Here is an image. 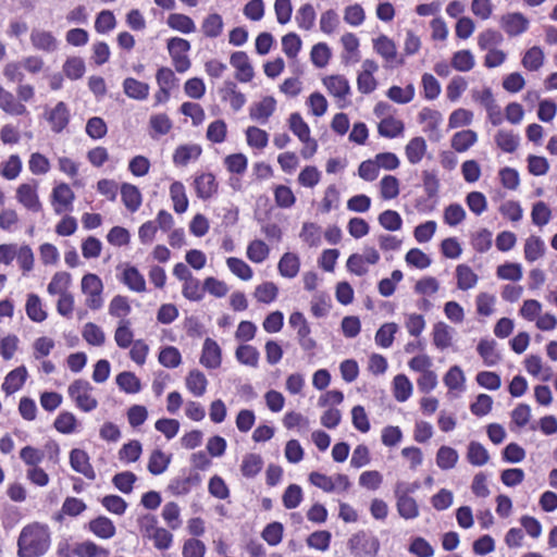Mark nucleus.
Returning <instances> with one entry per match:
<instances>
[{
	"label": "nucleus",
	"mask_w": 557,
	"mask_h": 557,
	"mask_svg": "<svg viewBox=\"0 0 557 557\" xmlns=\"http://www.w3.org/2000/svg\"><path fill=\"white\" fill-rule=\"evenodd\" d=\"M50 531L48 525L33 522L25 525L17 539V555L20 557H40L50 547Z\"/></svg>",
	"instance_id": "f257e3e1"
},
{
	"label": "nucleus",
	"mask_w": 557,
	"mask_h": 557,
	"mask_svg": "<svg viewBox=\"0 0 557 557\" xmlns=\"http://www.w3.org/2000/svg\"><path fill=\"white\" fill-rule=\"evenodd\" d=\"M348 549L355 557L362 555L375 556L380 549V541L376 536L361 530L351 535L347 543Z\"/></svg>",
	"instance_id": "f03ea898"
},
{
	"label": "nucleus",
	"mask_w": 557,
	"mask_h": 557,
	"mask_svg": "<svg viewBox=\"0 0 557 557\" xmlns=\"http://www.w3.org/2000/svg\"><path fill=\"white\" fill-rule=\"evenodd\" d=\"M103 290V284L101 278L94 273H87L82 278V292L88 295L86 299V306L91 310H99L103 300L101 297Z\"/></svg>",
	"instance_id": "7ed1b4c3"
},
{
	"label": "nucleus",
	"mask_w": 557,
	"mask_h": 557,
	"mask_svg": "<svg viewBox=\"0 0 557 557\" xmlns=\"http://www.w3.org/2000/svg\"><path fill=\"white\" fill-rule=\"evenodd\" d=\"M231 65L236 69L235 78L240 83H248L255 76L253 67L245 51H235L230 58Z\"/></svg>",
	"instance_id": "20e7f679"
},
{
	"label": "nucleus",
	"mask_w": 557,
	"mask_h": 557,
	"mask_svg": "<svg viewBox=\"0 0 557 557\" xmlns=\"http://www.w3.org/2000/svg\"><path fill=\"white\" fill-rule=\"evenodd\" d=\"M47 121L51 125L53 133H61L70 123L71 113L64 101H59L53 109L47 112Z\"/></svg>",
	"instance_id": "39448f33"
},
{
	"label": "nucleus",
	"mask_w": 557,
	"mask_h": 557,
	"mask_svg": "<svg viewBox=\"0 0 557 557\" xmlns=\"http://www.w3.org/2000/svg\"><path fill=\"white\" fill-rule=\"evenodd\" d=\"M500 24L506 34L510 37L518 36L529 28V20L520 12L503 15Z\"/></svg>",
	"instance_id": "423d86ee"
},
{
	"label": "nucleus",
	"mask_w": 557,
	"mask_h": 557,
	"mask_svg": "<svg viewBox=\"0 0 557 557\" xmlns=\"http://www.w3.org/2000/svg\"><path fill=\"white\" fill-rule=\"evenodd\" d=\"M200 363L207 369H216L222 363V351L215 341L207 337L203 343Z\"/></svg>",
	"instance_id": "0eeeda50"
},
{
	"label": "nucleus",
	"mask_w": 557,
	"mask_h": 557,
	"mask_svg": "<svg viewBox=\"0 0 557 557\" xmlns=\"http://www.w3.org/2000/svg\"><path fill=\"white\" fill-rule=\"evenodd\" d=\"M70 465L74 471L82 473L87 479H96V472L90 465L89 456L85 450L73 448L70 453Z\"/></svg>",
	"instance_id": "6e6552de"
},
{
	"label": "nucleus",
	"mask_w": 557,
	"mask_h": 557,
	"mask_svg": "<svg viewBox=\"0 0 557 557\" xmlns=\"http://www.w3.org/2000/svg\"><path fill=\"white\" fill-rule=\"evenodd\" d=\"M194 186L197 197L207 200L218 193L219 184L212 173H202L195 177Z\"/></svg>",
	"instance_id": "1a4fd4ad"
},
{
	"label": "nucleus",
	"mask_w": 557,
	"mask_h": 557,
	"mask_svg": "<svg viewBox=\"0 0 557 557\" xmlns=\"http://www.w3.org/2000/svg\"><path fill=\"white\" fill-rule=\"evenodd\" d=\"M16 198L18 202L33 212H38L42 209L36 191V185L21 184L16 190Z\"/></svg>",
	"instance_id": "9d476101"
},
{
	"label": "nucleus",
	"mask_w": 557,
	"mask_h": 557,
	"mask_svg": "<svg viewBox=\"0 0 557 557\" xmlns=\"http://www.w3.org/2000/svg\"><path fill=\"white\" fill-rule=\"evenodd\" d=\"M27 379V369L25 366H20L10 371L4 382L2 383V389L7 395H11L21 389Z\"/></svg>",
	"instance_id": "9b49d317"
},
{
	"label": "nucleus",
	"mask_w": 557,
	"mask_h": 557,
	"mask_svg": "<svg viewBox=\"0 0 557 557\" xmlns=\"http://www.w3.org/2000/svg\"><path fill=\"white\" fill-rule=\"evenodd\" d=\"M89 531L100 539H111L115 535L116 528L111 519L99 516L88 523Z\"/></svg>",
	"instance_id": "f8f14e48"
},
{
	"label": "nucleus",
	"mask_w": 557,
	"mask_h": 557,
	"mask_svg": "<svg viewBox=\"0 0 557 557\" xmlns=\"http://www.w3.org/2000/svg\"><path fill=\"white\" fill-rule=\"evenodd\" d=\"M121 198L126 209L131 212H136L141 206V193L133 184L123 183L121 185Z\"/></svg>",
	"instance_id": "ddd939ff"
},
{
	"label": "nucleus",
	"mask_w": 557,
	"mask_h": 557,
	"mask_svg": "<svg viewBox=\"0 0 557 557\" xmlns=\"http://www.w3.org/2000/svg\"><path fill=\"white\" fill-rule=\"evenodd\" d=\"M276 107V100L272 96L264 97L260 102L253 103L249 109V115L252 120H262L263 122L273 114Z\"/></svg>",
	"instance_id": "4468645a"
},
{
	"label": "nucleus",
	"mask_w": 557,
	"mask_h": 557,
	"mask_svg": "<svg viewBox=\"0 0 557 557\" xmlns=\"http://www.w3.org/2000/svg\"><path fill=\"white\" fill-rule=\"evenodd\" d=\"M496 346L495 339H481L478 344V354L487 367H493L502 360V355L496 350Z\"/></svg>",
	"instance_id": "2eb2a0df"
},
{
	"label": "nucleus",
	"mask_w": 557,
	"mask_h": 557,
	"mask_svg": "<svg viewBox=\"0 0 557 557\" xmlns=\"http://www.w3.org/2000/svg\"><path fill=\"white\" fill-rule=\"evenodd\" d=\"M323 84L327 91L337 98H345L350 94V86L347 78L343 75H331L323 78Z\"/></svg>",
	"instance_id": "dca6fc26"
},
{
	"label": "nucleus",
	"mask_w": 557,
	"mask_h": 557,
	"mask_svg": "<svg viewBox=\"0 0 557 557\" xmlns=\"http://www.w3.org/2000/svg\"><path fill=\"white\" fill-rule=\"evenodd\" d=\"M202 152L199 145H181L173 153V163L177 166H185L191 159L197 160Z\"/></svg>",
	"instance_id": "f3484780"
},
{
	"label": "nucleus",
	"mask_w": 557,
	"mask_h": 557,
	"mask_svg": "<svg viewBox=\"0 0 557 557\" xmlns=\"http://www.w3.org/2000/svg\"><path fill=\"white\" fill-rule=\"evenodd\" d=\"M300 269V259L294 252H285L277 264L278 273L283 277L293 278L297 276Z\"/></svg>",
	"instance_id": "a211bd4d"
},
{
	"label": "nucleus",
	"mask_w": 557,
	"mask_h": 557,
	"mask_svg": "<svg viewBox=\"0 0 557 557\" xmlns=\"http://www.w3.org/2000/svg\"><path fill=\"white\" fill-rule=\"evenodd\" d=\"M30 40L37 50L52 52L58 48V40L51 32L33 30L30 34Z\"/></svg>",
	"instance_id": "6ab92c4d"
},
{
	"label": "nucleus",
	"mask_w": 557,
	"mask_h": 557,
	"mask_svg": "<svg viewBox=\"0 0 557 557\" xmlns=\"http://www.w3.org/2000/svg\"><path fill=\"white\" fill-rule=\"evenodd\" d=\"M123 89L127 97L136 100H145L149 95V85L133 77L124 79Z\"/></svg>",
	"instance_id": "aec40b11"
},
{
	"label": "nucleus",
	"mask_w": 557,
	"mask_h": 557,
	"mask_svg": "<svg viewBox=\"0 0 557 557\" xmlns=\"http://www.w3.org/2000/svg\"><path fill=\"white\" fill-rule=\"evenodd\" d=\"M405 125L400 120L389 115L384 117L377 125V132L382 137L395 138L404 133Z\"/></svg>",
	"instance_id": "412c9836"
},
{
	"label": "nucleus",
	"mask_w": 557,
	"mask_h": 557,
	"mask_svg": "<svg viewBox=\"0 0 557 557\" xmlns=\"http://www.w3.org/2000/svg\"><path fill=\"white\" fill-rule=\"evenodd\" d=\"M208 380L206 375L198 369H193L186 376V387L197 397L206 393Z\"/></svg>",
	"instance_id": "4be33fe9"
},
{
	"label": "nucleus",
	"mask_w": 557,
	"mask_h": 557,
	"mask_svg": "<svg viewBox=\"0 0 557 557\" xmlns=\"http://www.w3.org/2000/svg\"><path fill=\"white\" fill-rule=\"evenodd\" d=\"M426 141L421 136H417L410 139L405 147V153L408 161L411 164L419 163L426 151Z\"/></svg>",
	"instance_id": "5701e85b"
},
{
	"label": "nucleus",
	"mask_w": 557,
	"mask_h": 557,
	"mask_svg": "<svg viewBox=\"0 0 557 557\" xmlns=\"http://www.w3.org/2000/svg\"><path fill=\"white\" fill-rule=\"evenodd\" d=\"M122 282L134 292L141 293L146 290L145 277L136 267H128L124 270Z\"/></svg>",
	"instance_id": "b1692460"
},
{
	"label": "nucleus",
	"mask_w": 557,
	"mask_h": 557,
	"mask_svg": "<svg viewBox=\"0 0 557 557\" xmlns=\"http://www.w3.org/2000/svg\"><path fill=\"white\" fill-rule=\"evenodd\" d=\"M393 394L397 401L404 403L412 394V384L406 374H397L393 380Z\"/></svg>",
	"instance_id": "393cba45"
},
{
	"label": "nucleus",
	"mask_w": 557,
	"mask_h": 557,
	"mask_svg": "<svg viewBox=\"0 0 557 557\" xmlns=\"http://www.w3.org/2000/svg\"><path fill=\"white\" fill-rule=\"evenodd\" d=\"M172 455H165L161 449H154L148 461V471L153 475L162 474L171 462Z\"/></svg>",
	"instance_id": "a878e982"
},
{
	"label": "nucleus",
	"mask_w": 557,
	"mask_h": 557,
	"mask_svg": "<svg viewBox=\"0 0 557 557\" xmlns=\"http://www.w3.org/2000/svg\"><path fill=\"white\" fill-rule=\"evenodd\" d=\"M478 140V135L472 129H463L457 132L451 137V147L457 152L467 151L471 146H473Z\"/></svg>",
	"instance_id": "bb28decb"
},
{
	"label": "nucleus",
	"mask_w": 557,
	"mask_h": 557,
	"mask_svg": "<svg viewBox=\"0 0 557 557\" xmlns=\"http://www.w3.org/2000/svg\"><path fill=\"white\" fill-rule=\"evenodd\" d=\"M171 199L174 203V211L178 214L184 213L188 208V198L183 183L175 181L170 186Z\"/></svg>",
	"instance_id": "cd10ccee"
},
{
	"label": "nucleus",
	"mask_w": 557,
	"mask_h": 557,
	"mask_svg": "<svg viewBox=\"0 0 557 557\" xmlns=\"http://www.w3.org/2000/svg\"><path fill=\"white\" fill-rule=\"evenodd\" d=\"M115 381L119 388L127 394H136L141 389L140 380L134 372L123 371L116 375Z\"/></svg>",
	"instance_id": "c85d7f7f"
},
{
	"label": "nucleus",
	"mask_w": 557,
	"mask_h": 557,
	"mask_svg": "<svg viewBox=\"0 0 557 557\" xmlns=\"http://www.w3.org/2000/svg\"><path fill=\"white\" fill-rule=\"evenodd\" d=\"M289 128L304 144L311 141L309 125L302 120L300 113L294 112L289 115Z\"/></svg>",
	"instance_id": "c756f323"
},
{
	"label": "nucleus",
	"mask_w": 557,
	"mask_h": 557,
	"mask_svg": "<svg viewBox=\"0 0 557 557\" xmlns=\"http://www.w3.org/2000/svg\"><path fill=\"white\" fill-rule=\"evenodd\" d=\"M26 314L34 322H42L47 319V312L42 309L38 295L30 293L26 300Z\"/></svg>",
	"instance_id": "7c9ffc66"
},
{
	"label": "nucleus",
	"mask_w": 557,
	"mask_h": 557,
	"mask_svg": "<svg viewBox=\"0 0 557 557\" xmlns=\"http://www.w3.org/2000/svg\"><path fill=\"white\" fill-rule=\"evenodd\" d=\"M490 459L488 451L479 442L472 441L468 445L467 460L472 466L481 467Z\"/></svg>",
	"instance_id": "2f4dec72"
},
{
	"label": "nucleus",
	"mask_w": 557,
	"mask_h": 557,
	"mask_svg": "<svg viewBox=\"0 0 557 557\" xmlns=\"http://www.w3.org/2000/svg\"><path fill=\"white\" fill-rule=\"evenodd\" d=\"M457 286L461 290L472 288L478 282V275L467 264H458L456 268Z\"/></svg>",
	"instance_id": "473e14b6"
},
{
	"label": "nucleus",
	"mask_w": 557,
	"mask_h": 557,
	"mask_svg": "<svg viewBox=\"0 0 557 557\" xmlns=\"http://www.w3.org/2000/svg\"><path fill=\"white\" fill-rule=\"evenodd\" d=\"M546 247L543 239L532 235L524 244V258L529 262H533L545 253Z\"/></svg>",
	"instance_id": "72a5a7b5"
},
{
	"label": "nucleus",
	"mask_w": 557,
	"mask_h": 557,
	"mask_svg": "<svg viewBox=\"0 0 557 557\" xmlns=\"http://www.w3.org/2000/svg\"><path fill=\"white\" fill-rule=\"evenodd\" d=\"M458 453L449 446H441L436 453V465L442 470L453 469L458 461Z\"/></svg>",
	"instance_id": "f704fd0d"
},
{
	"label": "nucleus",
	"mask_w": 557,
	"mask_h": 557,
	"mask_svg": "<svg viewBox=\"0 0 557 557\" xmlns=\"http://www.w3.org/2000/svg\"><path fill=\"white\" fill-rule=\"evenodd\" d=\"M166 22L172 29L178 30L183 34H190L196 29L191 17L182 13H171Z\"/></svg>",
	"instance_id": "c9c22d12"
},
{
	"label": "nucleus",
	"mask_w": 557,
	"mask_h": 557,
	"mask_svg": "<svg viewBox=\"0 0 557 557\" xmlns=\"http://www.w3.org/2000/svg\"><path fill=\"white\" fill-rule=\"evenodd\" d=\"M263 459L258 454H247L242 462L240 471L245 478H255L262 469Z\"/></svg>",
	"instance_id": "e433bc0d"
},
{
	"label": "nucleus",
	"mask_w": 557,
	"mask_h": 557,
	"mask_svg": "<svg viewBox=\"0 0 557 557\" xmlns=\"http://www.w3.org/2000/svg\"><path fill=\"white\" fill-rule=\"evenodd\" d=\"M375 52L386 60H393L397 55L395 42L386 35H381L373 40Z\"/></svg>",
	"instance_id": "4c0bfd02"
},
{
	"label": "nucleus",
	"mask_w": 557,
	"mask_h": 557,
	"mask_svg": "<svg viewBox=\"0 0 557 557\" xmlns=\"http://www.w3.org/2000/svg\"><path fill=\"white\" fill-rule=\"evenodd\" d=\"M396 507L398 515L406 519H414L419 516V507L416 499L411 496H401L399 499H396Z\"/></svg>",
	"instance_id": "58836bf2"
},
{
	"label": "nucleus",
	"mask_w": 557,
	"mask_h": 557,
	"mask_svg": "<svg viewBox=\"0 0 557 557\" xmlns=\"http://www.w3.org/2000/svg\"><path fill=\"white\" fill-rule=\"evenodd\" d=\"M495 143L504 152L512 153L519 146V136L512 132L499 129L495 135Z\"/></svg>",
	"instance_id": "ea45409f"
},
{
	"label": "nucleus",
	"mask_w": 557,
	"mask_h": 557,
	"mask_svg": "<svg viewBox=\"0 0 557 557\" xmlns=\"http://www.w3.org/2000/svg\"><path fill=\"white\" fill-rule=\"evenodd\" d=\"M85 71V62L79 57H70L63 64V72L65 76L73 81L82 78Z\"/></svg>",
	"instance_id": "a19ab883"
},
{
	"label": "nucleus",
	"mask_w": 557,
	"mask_h": 557,
	"mask_svg": "<svg viewBox=\"0 0 557 557\" xmlns=\"http://www.w3.org/2000/svg\"><path fill=\"white\" fill-rule=\"evenodd\" d=\"M398 331V325L394 322L383 324L375 334V343L383 347L388 348L393 345L395 334Z\"/></svg>",
	"instance_id": "79ce46f5"
},
{
	"label": "nucleus",
	"mask_w": 557,
	"mask_h": 557,
	"mask_svg": "<svg viewBox=\"0 0 557 557\" xmlns=\"http://www.w3.org/2000/svg\"><path fill=\"white\" fill-rule=\"evenodd\" d=\"M450 327L444 322H437L433 326V344L440 349H446L451 345Z\"/></svg>",
	"instance_id": "37998d69"
},
{
	"label": "nucleus",
	"mask_w": 557,
	"mask_h": 557,
	"mask_svg": "<svg viewBox=\"0 0 557 557\" xmlns=\"http://www.w3.org/2000/svg\"><path fill=\"white\" fill-rule=\"evenodd\" d=\"M235 356L240 363L255 368L258 366L260 354L255 346L239 345L235 351Z\"/></svg>",
	"instance_id": "c03bdc74"
},
{
	"label": "nucleus",
	"mask_w": 557,
	"mask_h": 557,
	"mask_svg": "<svg viewBox=\"0 0 557 557\" xmlns=\"http://www.w3.org/2000/svg\"><path fill=\"white\" fill-rule=\"evenodd\" d=\"M474 57L468 49L459 50L453 54L451 66L460 72H468L474 67Z\"/></svg>",
	"instance_id": "a18cd8bd"
},
{
	"label": "nucleus",
	"mask_w": 557,
	"mask_h": 557,
	"mask_svg": "<svg viewBox=\"0 0 557 557\" xmlns=\"http://www.w3.org/2000/svg\"><path fill=\"white\" fill-rule=\"evenodd\" d=\"M386 95L396 103H409L414 97V87L411 84L407 85L405 88L394 85L388 88Z\"/></svg>",
	"instance_id": "49530a36"
},
{
	"label": "nucleus",
	"mask_w": 557,
	"mask_h": 557,
	"mask_svg": "<svg viewBox=\"0 0 557 557\" xmlns=\"http://www.w3.org/2000/svg\"><path fill=\"white\" fill-rule=\"evenodd\" d=\"M158 360L163 367L173 369L181 364L182 356L176 347L165 346L161 348Z\"/></svg>",
	"instance_id": "de8ad7c7"
},
{
	"label": "nucleus",
	"mask_w": 557,
	"mask_h": 557,
	"mask_svg": "<svg viewBox=\"0 0 557 557\" xmlns=\"http://www.w3.org/2000/svg\"><path fill=\"white\" fill-rule=\"evenodd\" d=\"M73 553L77 557H97L98 555L107 557L110 554L109 549L100 547L91 541L77 544Z\"/></svg>",
	"instance_id": "09e8293b"
},
{
	"label": "nucleus",
	"mask_w": 557,
	"mask_h": 557,
	"mask_svg": "<svg viewBox=\"0 0 557 557\" xmlns=\"http://www.w3.org/2000/svg\"><path fill=\"white\" fill-rule=\"evenodd\" d=\"M331 57V49L325 42L315 44L310 52L311 62L319 69L326 66Z\"/></svg>",
	"instance_id": "8fccbe9b"
},
{
	"label": "nucleus",
	"mask_w": 557,
	"mask_h": 557,
	"mask_svg": "<svg viewBox=\"0 0 557 557\" xmlns=\"http://www.w3.org/2000/svg\"><path fill=\"white\" fill-rule=\"evenodd\" d=\"M315 20V11L311 3L302 4L296 14V22L298 27L309 30L313 27Z\"/></svg>",
	"instance_id": "3c124183"
},
{
	"label": "nucleus",
	"mask_w": 557,
	"mask_h": 557,
	"mask_svg": "<svg viewBox=\"0 0 557 557\" xmlns=\"http://www.w3.org/2000/svg\"><path fill=\"white\" fill-rule=\"evenodd\" d=\"M544 62L543 50L534 46L527 50L522 58V65L529 71H537Z\"/></svg>",
	"instance_id": "603ef678"
},
{
	"label": "nucleus",
	"mask_w": 557,
	"mask_h": 557,
	"mask_svg": "<svg viewBox=\"0 0 557 557\" xmlns=\"http://www.w3.org/2000/svg\"><path fill=\"white\" fill-rule=\"evenodd\" d=\"M202 32L209 38L221 35L223 28L222 16L218 13L209 14L202 22Z\"/></svg>",
	"instance_id": "864d4df0"
},
{
	"label": "nucleus",
	"mask_w": 557,
	"mask_h": 557,
	"mask_svg": "<svg viewBox=\"0 0 557 557\" xmlns=\"http://www.w3.org/2000/svg\"><path fill=\"white\" fill-rule=\"evenodd\" d=\"M377 220L382 227L391 232L398 231L403 226V219L400 214L392 209H387L380 213Z\"/></svg>",
	"instance_id": "5fc2aeb1"
},
{
	"label": "nucleus",
	"mask_w": 557,
	"mask_h": 557,
	"mask_svg": "<svg viewBox=\"0 0 557 557\" xmlns=\"http://www.w3.org/2000/svg\"><path fill=\"white\" fill-rule=\"evenodd\" d=\"M283 532V524L278 521H274L265 525L261 536L270 546H276L282 542Z\"/></svg>",
	"instance_id": "6e6d98bb"
},
{
	"label": "nucleus",
	"mask_w": 557,
	"mask_h": 557,
	"mask_svg": "<svg viewBox=\"0 0 557 557\" xmlns=\"http://www.w3.org/2000/svg\"><path fill=\"white\" fill-rule=\"evenodd\" d=\"M83 338L92 346H101L104 344L106 336L103 331L95 323L88 322L84 325L82 332Z\"/></svg>",
	"instance_id": "4d7b16f0"
},
{
	"label": "nucleus",
	"mask_w": 557,
	"mask_h": 557,
	"mask_svg": "<svg viewBox=\"0 0 557 557\" xmlns=\"http://www.w3.org/2000/svg\"><path fill=\"white\" fill-rule=\"evenodd\" d=\"M270 249L261 239L252 240L247 247V257L256 263L263 262L269 256Z\"/></svg>",
	"instance_id": "13d9d810"
},
{
	"label": "nucleus",
	"mask_w": 557,
	"mask_h": 557,
	"mask_svg": "<svg viewBox=\"0 0 557 557\" xmlns=\"http://www.w3.org/2000/svg\"><path fill=\"white\" fill-rule=\"evenodd\" d=\"M77 424L76 417L69 411H62L59 413L53 422V426L63 434H71L75 431Z\"/></svg>",
	"instance_id": "bf43d9fd"
},
{
	"label": "nucleus",
	"mask_w": 557,
	"mask_h": 557,
	"mask_svg": "<svg viewBox=\"0 0 557 557\" xmlns=\"http://www.w3.org/2000/svg\"><path fill=\"white\" fill-rule=\"evenodd\" d=\"M302 498V488L298 484H290L286 487L282 500L285 508L294 509L300 505Z\"/></svg>",
	"instance_id": "052dcab7"
},
{
	"label": "nucleus",
	"mask_w": 557,
	"mask_h": 557,
	"mask_svg": "<svg viewBox=\"0 0 557 557\" xmlns=\"http://www.w3.org/2000/svg\"><path fill=\"white\" fill-rule=\"evenodd\" d=\"M302 41L298 34L288 33L282 38V49L289 59L297 57L301 49Z\"/></svg>",
	"instance_id": "680f3d73"
},
{
	"label": "nucleus",
	"mask_w": 557,
	"mask_h": 557,
	"mask_svg": "<svg viewBox=\"0 0 557 557\" xmlns=\"http://www.w3.org/2000/svg\"><path fill=\"white\" fill-rule=\"evenodd\" d=\"M278 288L273 282H264L256 287L255 297L259 302L270 304L277 297Z\"/></svg>",
	"instance_id": "e2e57ef3"
},
{
	"label": "nucleus",
	"mask_w": 557,
	"mask_h": 557,
	"mask_svg": "<svg viewBox=\"0 0 557 557\" xmlns=\"http://www.w3.org/2000/svg\"><path fill=\"white\" fill-rule=\"evenodd\" d=\"M227 267L233 274L240 280L248 281L252 277V269L242 259L230 257L226 260Z\"/></svg>",
	"instance_id": "0e129e2a"
},
{
	"label": "nucleus",
	"mask_w": 557,
	"mask_h": 557,
	"mask_svg": "<svg viewBox=\"0 0 557 557\" xmlns=\"http://www.w3.org/2000/svg\"><path fill=\"white\" fill-rule=\"evenodd\" d=\"M408 265L423 270L430 267L432 260L419 248H411L405 256Z\"/></svg>",
	"instance_id": "69168bd1"
},
{
	"label": "nucleus",
	"mask_w": 557,
	"mask_h": 557,
	"mask_svg": "<svg viewBox=\"0 0 557 557\" xmlns=\"http://www.w3.org/2000/svg\"><path fill=\"white\" fill-rule=\"evenodd\" d=\"M136 481V474L131 471L116 473L112 479L113 485L124 494H129L133 491Z\"/></svg>",
	"instance_id": "338daca9"
},
{
	"label": "nucleus",
	"mask_w": 557,
	"mask_h": 557,
	"mask_svg": "<svg viewBox=\"0 0 557 557\" xmlns=\"http://www.w3.org/2000/svg\"><path fill=\"white\" fill-rule=\"evenodd\" d=\"M246 138H247V144L250 147H255L258 149L264 148L269 141L268 133L257 126H249L246 129Z\"/></svg>",
	"instance_id": "774afa93"
}]
</instances>
